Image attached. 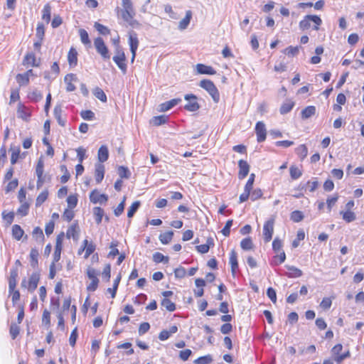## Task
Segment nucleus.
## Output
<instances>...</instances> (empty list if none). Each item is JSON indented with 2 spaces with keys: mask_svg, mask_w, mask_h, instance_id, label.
I'll return each mask as SVG.
<instances>
[{
  "mask_svg": "<svg viewBox=\"0 0 364 364\" xmlns=\"http://www.w3.org/2000/svg\"><path fill=\"white\" fill-rule=\"evenodd\" d=\"M313 22L315 25L313 29L318 31L319 26L322 23L321 18L316 15H306L300 22L299 28L302 31L307 30L311 27V23Z\"/></svg>",
  "mask_w": 364,
  "mask_h": 364,
  "instance_id": "f257e3e1",
  "label": "nucleus"
},
{
  "mask_svg": "<svg viewBox=\"0 0 364 364\" xmlns=\"http://www.w3.org/2000/svg\"><path fill=\"white\" fill-rule=\"evenodd\" d=\"M199 86L206 90L208 94L211 96L213 100L218 103L220 100V93L214 85V83L210 80H202L199 82Z\"/></svg>",
  "mask_w": 364,
  "mask_h": 364,
  "instance_id": "f03ea898",
  "label": "nucleus"
},
{
  "mask_svg": "<svg viewBox=\"0 0 364 364\" xmlns=\"http://www.w3.org/2000/svg\"><path fill=\"white\" fill-rule=\"evenodd\" d=\"M40 273L35 272L31 274L28 281H26L25 279H23L21 282V287L26 288L30 292H33L38 287Z\"/></svg>",
  "mask_w": 364,
  "mask_h": 364,
  "instance_id": "7ed1b4c3",
  "label": "nucleus"
},
{
  "mask_svg": "<svg viewBox=\"0 0 364 364\" xmlns=\"http://www.w3.org/2000/svg\"><path fill=\"white\" fill-rule=\"evenodd\" d=\"M94 46L97 52L102 56L104 60L110 59L109 50L102 38H96L94 41Z\"/></svg>",
  "mask_w": 364,
  "mask_h": 364,
  "instance_id": "20e7f679",
  "label": "nucleus"
},
{
  "mask_svg": "<svg viewBox=\"0 0 364 364\" xmlns=\"http://www.w3.org/2000/svg\"><path fill=\"white\" fill-rule=\"evenodd\" d=\"M114 62L117 64L121 71L125 74L127 72L126 57L121 48H116V55L113 57Z\"/></svg>",
  "mask_w": 364,
  "mask_h": 364,
  "instance_id": "39448f33",
  "label": "nucleus"
},
{
  "mask_svg": "<svg viewBox=\"0 0 364 364\" xmlns=\"http://www.w3.org/2000/svg\"><path fill=\"white\" fill-rule=\"evenodd\" d=\"M139 39L137 37V34L134 31H131L129 32V45L130 47V50L132 53V58L131 62L133 63L135 57H136V52L139 46Z\"/></svg>",
  "mask_w": 364,
  "mask_h": 364,
  "instance_id": "423d86ee",
  "label": "nucleus"
},
{
  "mask_svg": "<svg viewBox=\"0 0 364 364\" xmlns=\"http://www.w3.org/2000/svg\"><path fill=\"white\" fill-rule=\"evenodd\" d=\"M87 274L90 279L92 280L90 284L87 285V289L89 291H95L99 283V279H97V272L92 267H89L87 270Z\"/></svg>",
  "mask_w": 364,
  "mask_h": 364,
  "instance_id": "0eeeda50",
  "label": "nucleus"
},
{
  "mask_svg": "<svg viewBox=\"0 0 364 364\" xmlns=\"http://www.w3.org/2000/svg\"><path fill=\"white\" fill-rule=\"evenodd\" d=\"M188 103L184 106L185 109L188 112H196L200 109V105L197 102V97L193 94H188L184 96Z\"/></svg>",
  "mask_w": 364,
  "mask_h": 364,
  "instance_id": "6e6552de",
  "label": "nucleus"
},
{
  "mask_svg": "<svg viewBox=\"0 0 364 364\" xmlns=\"http://www.w3.org/2000/svg\"><path fill=\"white\" fill-rule=\"evenodd\" d=\"M255 132L258 142H262L266 139L267 130L265 124L262 122H258L255 126Z\"/></svg>",
  "mask_w": 364,
  "mask_h": 364,
  "instance_id": "1a4fd4ad",
  "label": "nucleus"
},
{
  "mask_svg": "<svg viewBox=\"0 0 364 364\" xmlns=\"http://www.w3.org/2000/svg\"><path fill=\"white\" fill-rule=\"evenodd\" d=\"M90 200L93 203L103 204L107 201L108 197L107 195L101 194L97 190H94L90 194Z\"/></svg>",
  "mask_w": 364,
  "mask_h": 364,
  "instance_id": "9d476101",
  "label": "nucleus"
},
{
  "mask_svg": "<svg viewBox=\"0 0 364 364\" xmlns=\"http://www.w3.org/2000/svg\"><path fill=\"white\" fill-rule=\"evenodd\" d=\"M239 166V172H238V178L240 179L245 178L249 173L250 171V165L245 160H240L238 161Z\"/></svg>",
  "mask_w": 364,
  "mask_h": 364,
  "instance_id": "9b49d317",
  "label": "nucleus"
},
{
  "mask_svg": "<svg viewBox=\"0 0 364 364\" xmlns=\"http://www.w3.org/2000/svg\"><path fill=\"white\" fill-rule=\"evenodd\" d=\"M64 81L66 84V90L68 92H73L75 90V86L73 85V82H77V78L75 74L70 73L65 76Z\"/></svg>",
  "mask_w": 364,
  "mask_h": 364,
  "instance_id": "f8f14e48",
  "label": "nucleus"
},
{
  "mask_svg": "<svg viewBox=\"0 0 364 364\" xmlns=\"http://www.w3.org/2000/svg\"><path fill=\"white\" fill-rule=\"evenodd\" d=\"M196 71L201 75H215L216 71L213 67L204 64L198 63L196 66Z\"/></svg>",
  "mask_w": 364,
  "mask_h": 364,
  "instance_id": "ddd939ff",
  "label": "nucleus"
},
{
  "mask_svg": "<svg viewBox=\"0 0 364 364\" xmlns=\"http://www.w3.org/2000/svg\"><path fill=\"white\" fill-rule=\"evenodd\" d=\"M181 99L176 98L172 99L169 101L165 102L159 105V110L161 112H166L171 109L174 106L177 105L179 102H181Z\"/></svg>",
  "mask_w": 364,
  "mask_h": 364,
  "instance_id": "4468645a",
  "label": "nucleus"
},
{
  "mask_svg": "<svg viewBox=\"0 0 364 364\" xmlns=\"http://www.w3.org/2000/svg\"><path fill=\"white\" fill-rule=\"evenodd\" d=\"M285 267L289 271L286 273V276L289 278H298L302 276L303 273L300 269L291 265H286Z\"/></svg>",
  "mask_w": 364,
  "mask_h": 364,
  "instance_id": "2eb2a0df",
  "label": "nucleus"
},
{
  "mask_svg": "<svg viewBox=\"0 0 364 364\" xmlns=\"http://www.w3.org/2000/svg\"><path fill=\"white\" fill-rule=\"evenodd\" d=\"M192 18V11L191 10H188L186 12L185 17L181 20L178 23V29L181 31L185 30L188 26L190 21Z\"/></svg>",
  "mask_w": 364,
  "mask_h": 364,
  "instance_id": "dca6fc26",
  "label": "nucleus"
},
{
  "mask_svg": "<svg viewBox=\"0 0 364 364\" xmlns=\"http://www.w3.org/2000/svg\"><path fill=\"white\" fill-rule=\"evenodd\" d=\"M109 157V151L107 146L102 145L97 153V158L100 162L103 163L108 159Z\"/></svg>",
  "mask_w": 364,
  "mask_h": 364,
  "instance_id": "f3484780",
  "label": "nucleus"
},
{
  "mask_svg": "<svg viewBox=\"0 0 364 364\" xmlns=\"http://www.w3.org/2000/svg\"><path fill=\"white\" fill-rule=\"evenodd\" d=\"M105 175V166L102 164L95 165V181L97 183H100L104 178Z\"/></svg>",
  "mask_w": 364,
  "mask_h": 364,
  "instance_id": "a211bd4d",
  "label": "nucleus"
},
{
  "mask_svg": "<svg viewBox=\"0 0 364 364\" xmlns=\"http://www.w3.org/2000/svg\"><path fill=\"white\" fill-rule=\"evenodd\" d=\"M230 264L231 265V272L232 275H235L237 269H238L237 256V253L232 250L230 255Z\"/></svg>",
  "mask_w": 364,
  "mask_h": 364,
  "instance_id": "6ab92c4d",
  "label": "nucleus"
},
{
  "mask_svg": "<svg viewBox=\"0 0 364 364\" xmlns=\"http://www.w3.org/2000/svg\"><path fill=\"white\" fill-rule=\"evenodd\" d=\"M294 102L291 100H287L280 107L279 112L282 114L289 113L294 107Z\"/></svg>",
  "mask_w": 364,
  "mask_h": 364,
  "instance_id": "aec40b11",
  "label": "nucleus"
},
{
  "mask_svg": "<svg viewBox=\"0 0 364 364\" xmlns=\"http://www.w3.org/2000/svg\"><path fill=\"white\" fill-rule=\"evenodd\" d=\"M316 109L314 106H308L304 108L301 112V116L303 119H307L316 114Z\"/></svg>",
  "mask_w": 364,
  "mask_h": 364,
  "instance_id": "412c9836",
  "label": "nucleus"
},
{
  "mask_svg": "<svg viewBox=\"0 0 364 364\" xmlns=\"http://www.w3.org/2000/svg\"><path fill=\"white\" fill-rule=\"evenodd\" d=\"M77 53L76 50L71 48L68 54V60L70 66H75L77 62Z\"/></svg>",
  "mask_w": 364,
  "mask_h": 364,
  "instance_id": "4be33fe9",
  "label": "nucleus"
},
{
  "mask_svg": "<svg viewBox=\"0 0 364 364\" xmlns=\"http://www.w3.org/2000/svg\"><path fill=\"white\" fill-rule=\"evenodd\" d=\"M11 152V163L12 165L15 164L20 155V148L18 146H11L10 150Z\"/></svg>",
  "mask_w": 364,
  "mask_h": 364,
  "instance_id": "5701e85b",
  "label": "nucleus"
},
{
  "mask_svg": "<svg viewBox=\"0 0 364 364\" xmlns=\"http://www.w3.org/2000/svg\"><path fill=\"white\" fill-rule=\"evenodd\" d=\"M51 17V7L47 4L44 6L42 11V19L44 20L46 23H48L50 21Z\"/></svg>",
  "mask_w": 364,
  "mask_h": 364,
  "instance_id": "b1692460",
  "label": "nucleus"
},
{
  "mask_svg": "<svg viewBox=\"0 0 364 364\" xmlns=\"http://www.w3.org/2000/svg\"><path fill=\"white\" fill-rule=\"evenodd\" d=\"M61 114H62L61 107L60 106H56L54 108V116H55V119H57L58 124L62 127H64L65 124V120L62 118Z\"/></svg>",
  "mask_w": 364,
  "mask_h": 364,
  "instance_id": "393cba45",
  "label": "nucleus"
},
{
  "mask_svg": "<svg viewBox=\"0 0 364 364\" xmlns=\"http://www.w3.org/2000/svg\"><path fill=\"white\" fill-rule=\"evenodd\" d=\"M173 232L172 231H168L160 234L159 240L162 244H168L172 240Z\"/></svg>",
  "mask_w": 364,
  "mask_h": 364,
  "instance_id": "a878e982",
  "label": "nucleus"
},
{
  "mask_svg": "<svg viewBox=\"0 0 364 364\" xmlns=\"http://www.w3.org/2000/svg\"><path fill=\"white\" fill-rule=\"evenodd\" d=\"M48 191L47 189L43 190L37 197L36 200V205L41 206L48 198Z\"/></svg>",
  "mask_w": 364,
  "mask_h": 364,
  "instance_id": "bb28decb",
  "label": "nucleus"
},
{
  "mask_svg": "<svg viewBox=\"0 0 364 364\" xmlns=\"http://www.w3.org/2000/svg\"><path fill=\"white\" fill-rule=\"evenodd\" d=\"M153 260L156 263L163 262L164 264H166L168 262L169 258L168 257L164 256L163 254L160 252H155L153 255Z\"/></svg>",
  "mask_w": 364,
  "mask_h": 364,
  "instance_id": "cd10ccee",
  "label": "nucleus"
},
{
  "mask_svg": "<svg viewBox=\"0 0 364 364\" xmlns=\"http://www.w3.org/2000/svg\"><path fill=\"white\" fill-rule=\"evenodd\" d=\"M296 154L300 157L301 160L304 159L308 154V149L306 145L301 144L295 150Z\"/></svg>",
  "mask_w": 364,
  "mask_h": 364,
  "instance_id": "c85d7f7f",
  "label": "nucleus"
},
{
  "mask_svg": "<svg viewBox=\"0 0 364 364\" xmlns=\"http://www.w3.org/2000/svg\"><path fill=\"white\" fill-rule=\"evenodd\" d=\"M168 117L165 115L154 117L151 119V123L154 126H160L166 122Z\"/></svg>",
  "mask_w": 364,
  "mask_h": 364,
  "instance_id": "c756f323",
  "label": "nucleus"
},
{
  "mask_svg": "<svg viewBox=\"0 0 364 364\" xmlns=\"http://www.w3.org/2000/svg\"><path fill=\"white\" fill-rule=\"evenodd\" d=\"M93 214L95 216V220L97 222V224L99 225L102 221V217L104 215V210L102 208L100 207H95L93 208Z\"/></svg>",
  "mask_w": 364,
  "mask_h": 364,
  "instance_id": "7c9ffc66",
  "label": "nucleus"
},
{
  "mask_svg": "<svg viewBox=\"0 0 364 364\" xmlns=\"http://www.w3.org/2000/svg\"><path fill=\"white\" fill-rule=\"evenodd\" d=\"M161 306L168 311H173L176 310V305L168 299H164L161 301Z\"/></svg>",
  "mask_w": 364,
  "mask_h": 364,
  "instance_id": "2f4dec72",
  "label": "nucleus"
},
{
  "mask_svg": "<svg viewBox=\"0 0 364 364\" xmlns=\"http://www.w3.org/2000/svg\"><path fill=\"white\" fill-rule=\"evenodd\" d=\"M16 79L20 86L27 85L29 82V77L25 73L18 74Z\"/></svg>",
  "mask_w": 364,
  "mask_h": 364,
  "instance_id": "473e14b6",
  "label": "nucleus"
},
{
  "mask_svg": "<svg viewBox=\"0 0 364 364\" xmlns=\"http://www.w3.org/2000/svg\"><path fill=\"white\" fill-rule=\"evenodd\" d=\"M290 176L292 179H298L302 175L301 171L295 166H291L289 168Z\"/></svg>",
  "mask_w": 364,
  "mask_h": 364,
  "instance_id": "72a5a7b5",
  "label": "nucleus"
},
{
  "mask_svg": "<svg viewBox=\"0 0 364 364\" xmlns=\"http://www.w3.org/2000/svg\"><path fill=\"white\" fill-rule=\"evenodd\" d=\"M94 95L103 102H107V96L105 92L100 87H96L93 92Z\"/></svg>",
  "mask_w": 364,
  "mask_h": 364,
  "instance_id": "f704fd0d",
  "label": "nucleus"
},
{
  "mask_svg": "<svg viewBox=\"0 0 364 364\" xmlns=\"http://www.w3.org/2000/svg\"><path fill=\"white\" fill-rule=\"evenodd\" d=\"M38 251L36 249H32L30 252L31 264L36 267L38 264Z\"/></svg>",
  "mask_w": 364,
  "mask_h": 364,
  "instance_id": "c9c22d12",
  "label": "nucleus"
},
{
  "mask_svg": "<svg viewBox=\"0 0 364 364\" xmlns=\"http://www.w3.org/2000/svg\"><path fill=\"white\" fill-rule=\"evenodd\" d=\"M44 162L42 159H40L37 163L36 167V174L37 176V178H41V176H44Z\"/></svg>",
  "mask_w": 364,
  "mask_h": 364,
  "instance_id": "e433bc0d",
  "label": "nucleus"
},
{
  "mask_svg": "<svg viewBox=\"0 0 364 364\" xmlns=\"http://www.w3.org/2000/svg\"><path fill=\"white\" fill-rule=\"evenodd\" d=\"M341 214L343 215V219L346 222L350 223L355 219V214L351 210L341 211Z\"/></svg>",
  "mask_w": 364,
  "mask_h": 364,
  "instance_id": "4c0bfd02",
  "label": "nucleus"
},
{
  "mask_svg": "<svg viewBox=\"0 0 364 364\" xmlns=\"http://www.w3.org/2000/svg\"><path fill=\"white\" fill-rule=\"evenodd\" d=\"M12 235L16 240H20L23 237L24 240L27 239V235H24L23 229H12Z\"/></svg>",
  "mask_w": 364,
  "mask_h": 364,
  "instance_id": "58836bf2",
  "label": "nucleus"
},
{
  "mask_svg": "<svg viewBox=\"0 0 364 364\" xmlns=\"http://www.w3.org/2000/svg\"><path fill=\"white\" fill-rule=\"evenodd\" d=\"M33 237L39 242H41L44 240V235L43 232V229H33L32 232Z\"/></svg>",
  "mask_w": 364,
  "mask_h": 364,
  "instance_id": "ea45409f",
  "label": "nucleus"
},
{
  "mask_svg": "<svg viewBox=\"0 0 364 364\" xmlns=\"http://www.w3.org/2000/svg\"><path fill=\"white\" fill-rule=\"evenodd\" d=\"M139 206H140L139 201L137 200V201L134 202L128 209L127 217L132 218L134 215V213L136 212V210L139 209Z\"/></svg>",
  "mask_w": 364,
  "mask_h": 364,
  "instance_id": "a19ab883",
  "label": "nucleus"
},
{
  "mask_svg": "<svg viewBox=\"0 0 364 364\" xmlns=\"http://www.w3.org/2000/svg\"><path fill=\"white\" fill-rule=\"evenodd\" d=\"M24 65H31L32 66H36V57L33 53H28L23 60Z\"/></svg>",
  "mask_w": 364,
  "mask_h": 364,
  "instance_id": "79ce46f5",
  "label": "nucleus"
},
{
  "mask_svg": "<svg viewBox=\"0 0 364 364\" xmlns=\"http://www.w3.org/2000/svg\"><path fill=\"white\" fill-rule=\"evenodd\" d=\"M95 28L97 29V31L102 35H108L110 33V30L105 26L104 25L96 22L95 23Z\"/></svg>",
  "mask_w": 364,
  "mask_h": 364,
  "instance_id": "37998d69",
  "label": "nucleus"
},
{
  "mask_svg": "<svg viewBox=\"0 0 364 364\" xmlns=\"http://www.w3.org/2000/svg\"><path fill=\"white\" fill-rule=\"evenodd\" d=\"M299 47L296 46H289L284 50V53L287 55L288 56H295L299 53Z\"/></svg>",
  "mask_w": 364,
  "mask_h": 364,
  "instance_id": "c03bdc74",
  "label": "nucleus"
},
{
  "mask_svg": "<svg viewBox=\"0 0 364 364\" xmlns=\"http://www.w3.org/2000/svg\"><path fill=\"white\" fill-rule=\"evenodd\" d=\"M213 361V358L210 355L200 357L197 358L194 363L196 364H209Z\"/></svg>",
  "mask_w": 364,
  "mask_h": 364,
  "instance_id": "a18cd8bd",
  "label": "nucleus"
},
{
  "mask_svg": "<svg viewBox=\"0 0 364 364\" xmlns=\"http://www.w3.org/2000/svg\"><path fill=\"white\" fill-rule=\"evenodd\" d=\"M240 246L245 250H251L253 247L252 240L250 237L243 239L240 242Z\"/></svg>",
  "mask_w": 364,
  "mask_h": 364,
  "instance_id": "49530a36",
  "label": "nucleus"
},
{
  "mask_svg": "<svg viewBox=\"0 0 364 364\" xmlns=\"http://www.w3.org/2000/svg\"><path fill=\"white\" fill-rule=\"evenodd\" d=\"M45 34V27L44 25L42 23H38L36 28V37L41 40L43 41V37Z\"/></svg>",
  "mask_w": 364,
  "mask_h": 364,
  "instance_id": "de8ad7c7",
  "label": "nucleus"
},
{
  "mask_svg": "<svg viewBox=\"0 0 364 364\" xmlns=\"http://www.w3.org/2000/svg\"><path fill=\"white\" fill-rule=\"evenodd\" d=\"M79 34L82 43L85 45L90 44V41L87 32L85 29H80Z\"/></svg>",
  "mask_w": 364,
  "mask_h": 364,
  "instance_id": "09e8293b",
  "label": "nucleus"
},
{
  "mask_svg": "<svg viewBox=\"0 0 364 364\" xmlns=\"http://www.w3.org/2000/svg\"><path fill=\"white\" fill-rule=\"evenodd\" d=\"M135 15L134 10H123L122 17L127 23Z\"/></svg>",
  "mask_w": 364,
  "mask_h": 364,
  "instance_id": "8fccbe9b",
  "label": "nucleus"
},
{
  "mask_svg": "<svg viewBox=\"0 0 364 364\" xmlns=\"http://www.w3.org/2000/svg\"><path fill=\"white\" fill-rule=\"evenodd\" d=\"M291 220L294 222H300L304 218V215L301 211L299 210H294L291 214Z\"/></svg>",
  "mask_w": 364,
  "mask_h": 364,
  "instance_id": "3c124183",
  "label": "nucleus"
},
{
  "mask_svg": "<svg viewBox=\"0 0 364 364\" xmlns=\"http://www.w3.org/2000/svg\"><path fill=\"white\" fill-rule=\"evenodd\" d=\"M118 174L122 178H129L130 171L127 167L121 166L118 168Z\"/></svg>",
  "mask_w": 364,
  "mask_h": 364,
  "instance_id": "603ef678",
  "label": "nucleus"
},
{
  "mask_svg": "<svg viewBox=\"0 0 364 364\" xmlns=\"http://www.w3.org/2000/svg\"><path fill=\"white\" fill-rule=\"evenodd\" d=\"M305 237V233L303 230H299L297 233L296 238L292 242V247L296 248L299 245V242L303 240Z\"/></svg>",
  "mask_w": 364,
  "mask_h": 364,
  "instance_id": "864d4df0",
  "label": "nucleus"
},
{
  "mask_svg": "<svg viewBox=\"0 0 364 364\" xmlns=\"http://www.w3.org/2000/svg\"><path fill=\"white\" fill-rule=\"evenodd\" d=\"M80 116L85 120H92L95 118V114L91 110H82Z\"/></svg>",
  "mask_w": 364,
  "mask_h": 364,
  "instance_id": "5fc2aeb1",
  "label": "nucleus"
},
{
  "mask_svg": "<svg viewBox=\"0 0 364 364\" xmlns=\"http://www.w3.org/2000/svg\"><path fill=\"white\" fill-rule=\"evenodd\" d=\"M50 312L47 310V309H45L43 311V316H42V323L43 325L49 327L50 325Z\"/></svg>",
  "mask_w": 364,
  "mask_h": 364,
  "instance_id": "6e6d98bb",
  "label": "nucleus"
},
{
  "mask_svg": "<svg viewBox=\"0 0 364 364\" xmlns=\"http://www.w3.org/2000/svg\"><path fill=\"white\" fill-rule=\"evenodd\" d=\"M102 277L104 280L109 282L111 277V267L109 264H107L102 273Z\"/></svg>",
  "mask_w": 364,
  "mask_h": 364,
  "instance_id": "4d7b16f0",
  "label": "nucleus"
},
{
  "mask_svg": "<svg viewBox=\"0 0 364 364\" xmlns=\"http://www.w3.org/2000/svg\"><path fill=\"white\" fill-rule=\"evenodd\" d=\"M14 218V213L12 212H10L8 213H3V219H4V221L5 222L6 226L10 225L12 223Z\"/></svg>",
  "mask_w": 364,
  "mask_h": 364,
  "instance_id": "13d9d810",
  "label": "nucleus"
},
{
  "mask_svg": "<svg viewBox=\"0 0 364 364\" xmlns=\"http://www.w3.org/2000/svg\"><path fill=\"white\" fill-rule=\"evenodd\" d=\"M67 203L69 208H74L77 203V198L76 196L70 195L67 198Z\"/></svg>",
  "mask_w": 364,
  "mask_h": 364,
  "instance_id": "bf43d9fd",
  "label": "nucleus"
},
{
  "mask_svg": "<svg viewBox=\"0 0 364 364\" xmlns=\"http://www.w3.org/2000/svg\"><path fill=\"white\" fill-rule=\"evenodd\" d=\"M7 156H6V149L4 145H3L0 149V165L4 166L6 162Z\"/></svg>",
  "mask_w": 364,
  "mask_h": 364,
  "instance_id": "052dcab7",
  "label": "nucleus"
},
{
  "mask_svg": "<svg viewBox=\"0 0 364 364\" xmlns=\"http://www.w3.org/2000/svg\"><path fill=\"white\" fill-rule=\"evenodd\" d=\"M282 242L278 237H275L272 242V249L274 252H279L282 250Z\"/></svg>",
  "mask_w": 364,
  "mask_h": 364,
  "instance_id": "680f3d73",
  "label": "nucleus"
},
{
  "mask_svg": "<svg viewBox=\"0 0 364 364\" xmlns=\"http://www.w3.org/2000/svg\"><path fill=\"white\" fill-rule=\"evenodd\" d=\"M85 244V257H89L94 251H95V246L92 244L88 245V242L87 240H84Z\"/></svg>",
  "mask_w": 364,
  "mask_h": 364,
  "instance_id": "e2e57ef3",
  "label": "nucleus"
},
{
  "mask_svg": "<svg viewBox=\"0 0 364 364\" xmlns=\"http://www.w3.org/2000/svg\"><path fill=\"white\" fill-rule=\"evenodd\" d=\"M125 200L126 198L124 197L122 201L114 210V213L116 216H119L123 213L125 205Z\"/></svg>",
  "mask_w": 364,
  "mask_h": 364,
  "instance_id": "0e129e2a",
  "label": "nucleus"
},
{
  "mask_svg": "<svg viewBox=\"0 0 364 364\" xmlns=\"http://www.w3.org/2000/svg\"><path fill=\"white\" fill-rule=\"evenodd\" d=\"M19 326L15 323H12L10 326V334L13 339H15L19 334Z\"/></svg>",
  "mask_w": 364,
  "mask_h": 364,
  "instance_id": "69168bd1",
  "label": "nucleus"
},
{
  "mask_svg": "<svg viewBox=\"0 0 364 364\" xmlns=\"http://www.w3.org/2000/svg\"><path fill=\"white\" fill-rule=\"evenodd\" d=\"M274 234V229H264L263 237L265 242H269Z\"/></svg>",
  "mask_w": 364,
  "mask_h": 364,
  "instance_id": "338daca9",
  "label": "nucleus"
},
{
  "mask_svg": "<svg viewBox=\"0 0 364 364\" xmlns=\"http://www.w3.org/2000/svg\"><path fill=\"white\" fill-rule=\"evenodd\" d=\"M267 295L274 304L277 302V294L273 288L269 287L267 289Z\"/></svg>",
  "mask_w": 364,
  "mask_h": 364,
  "instance_id": "774afa93",
  "label": "nucleus"
}]
</instances>
